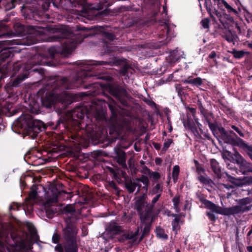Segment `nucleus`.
Instances as JSON below:
<instances>
[{
	"label": "nucleus",
	"instance_id": "nucleus-62",
	"mask_svg": "<svg viewBox=\"0 0 252 252\" xmlns=\"http://www.w3.org/2000/svg\"><path fill=\"white\" fill-rule=\"evenodd\" d=\"M163 9L164 10V11L166 13V11L165 10V9L164 7H163Z\"/></svg>",
	"mask_w": 252,
	"mask_h": 252
},
{
	"label": "nucleus",
	"instance_id": "nucleus-56",
	"mask_svg": "<svg viewBox=\"0 0 252 252\" xmlns=\"http://www.w3.org/2000/svg\"><path fill=\"white\" fill-rule=\"evenodd\" d=\"M94 28L95 29H96L97 31H101L102 29V28H101V27H94Z\"/></svg>",
	"mask_w": 252,
	"mask_h": 252
},
{
	"label": "nucleus",
	"instance_id": "nucleus-5",
	"mask_svg": "<svg viewBox=\"0 0 252 252\" xmlns=\"http://www.w3.org/2000/svg\"><path fill=\"white\" fill-rule=\"evenodd\" d=\"M139 227L135 232H130L127 234L124 233L123 228L119 226L115 221H111L105 228V231L103 232L102 237L106 241L114 238L117 235H124L125 239L126 240H131L133 244H138L142 239L146 232L143 230V234L140 239L138 240V236L139 235Z\"/></svg>",
	"mask_w": 252,
	"mask_h": 252
},
{
	"label": "nucleus",
	"instance_id": "nucleus-35",
	"mask_svg": "<svg viewBox=\"0 0 252 252\" xmlns=\"http://www.w3.org/2000/svg\"><path fill=\"white\" fill-rule=\"evenodd\" d=\"M206 123L208 125L209 128L213 132L217 130V126L215 124L210 123L207 119H206Z\"/></svg>",
	"mask_w": 252,
	"mask_h": 252
},
{
	"label": "nucleus",
	"instance_id": "nucleus-22",
	"mask_svg": "<svg viewBox=\"0 0 252 252\" xmlns=\"http://www.w3.org/2000/svg\"><path fill=\"white\" fill-rule=\"evenodd\" d=\"M156 233L157 236L163 240H167L168 236L165 233L164 230L160 227H158L156 228Z\"/></svg>",
	"mask_w": 252,
	"mask_h": 252
},
{
	"label": "nucleus",
	"instance_id": "nucleus-53",
	"mask_svg": "<svg viewBox=\"0 0 252 252\" xmlns=\"http://www.w3.org/2000/svg\"><path fill=\"white\" fill-rule=\"evenodd\" d=\"M247 249L249 252H252V246H248Z\"/></svg>",
	"mask_w": 252,
	"mask_h": 252
},
{
	"label": "nucleus",
	"instance_id": "nucleus-24",
	"mask_svg": "<svg viewBox=\"0 0 252 252\" xmlns=\"http://www.w3.org/2000/svg\"><path fill=\"white\" fill-rule=\"evenodd\" d=\"M224 38L229 42H232L234 40L235 35L229 30H226L223 35Z\"/></svg>",
	"mask_w": 252,
	"mask_h": 252
},
{
	"label": "nucleus",
	"instance_id": "nucleus-47",
	"mask_svg": "<svg viewBox=\"0 0 252 252\" xmlns=\"http://www.w3.org/2000/svg\"><path fill=\"white\" fill-rule=\"evenodd\" d=\"M55 251L59 252H63V248L61 245H58L55 248Z\"/></svg>",
	"mask_w": 252,
	"mask_h": 252
},
{
	"label": "nucleus",
	"instance_id": "nucleus-39",
	"mask_svg": "<svg viewBox=\"0 0 252 252\" xmlns=\"http://www.w3.org/2000/svg\"><path fill=\"white\" fill-rule=\"evenodd\" d=\"M231 127L233 129H234L240 136L244 137V134L243 132L241 130V129L238 127L233 125L231 126Z\"/></svg>",
	"mask_w": 252,
	"mask_h": 252
},
{
	"label": "nucleus",
	"instance_id": "nucleus-13",
	"mask_svg": "<svg viewBox=\"0 0 252 252\" xmlns=\"http://www.w3.org/2000/svg\"><path fill=\"white\" fill-rule=\"evenodd\" d=\"M37 195V187L33 185L29 193V197L26 199L25 204L23 206L24 211H25V206H27V209L31 210L33 203L36 202V196Z\"/></svg>",
	"mask_w": 252,
	"mask_h": 252
},
{
	"label": "nucleus",
	"instance_id": "nucleus-16",
	"mask_svg": "<svg viewBox=\"0 0 252 252\" xmlns=\"http://www.w3.org/2000/svg\"><path fill=\"white\" fill-rule=\"evenodd\" d=\"M215 3L221 10L226 9L228 12L233 13L235 14L238 13L237 10L232 7L225 0H214Z\"/></svg>",
	"mask_w": 252,
	"mask_h": 252
},
{
	"label": "nucleus",
	"instance_id": "nucleus-40",
	"mask_svg": "<svg viewBox=\"0 0 252 252\" xmlns=\"http://www.w3.org/2000/svg\"><path fill=\"white\" fill-rule=\"evenodd\" d=\"M209 21L208 19H204L201 22L202 26L205 29L209 28Z\"/></svg>",
	"mask_w": 252,
	"mask_h": 252
},
{
	"label": "nucleus",
	"instance_id": "nucleus-52",
	"mask_svg": "<svg viewBox=\"0 0 252 252\" xmlns=\"http://www.w3.org/2000/svg\"><path fill=\"white\" fill-rule=\"evenodd\" d=\"M33 109L34 110H33V109L31 110L32 112H33V113H37V111H38L37 107L35 106V107H34Z\"/></svg>",
	"mask_w": 252,
	"mask_h": 252
},
{
	"label": "nucleus",
	"instance_id": "nucleus-57",
	"mask_svg": "<svg viewBox=\"0 0 252 252\" xmlns=\"http://www.w3.org/2000/svg\"><path fill=\"white\" fill-rule=\"evenodd\" d=\"M252 234V229L248 233V236H250Z\"/></svg>",
	"mask_w": 252,
	"mask_h": 252
},
{
	"label": "nucleus",
	"instance_id": "nucleus-59",
	"mask_svg": "<svg viewBox=\"0 0 252 252\" xmlns=\"http://www.w3.org/2000/svg\"><path fill=\"white\" fill-rule=\"evenodd\" d=\"M115 130L116 131V132L117 133L120 132V130L119 129H117L115 128Z\"/></svg>",
	"mask_w": 252,
	"mask_h": 252
},
{
	"label": "nucleus",
	"instance_id": "nucleus-12",
	"mask_svg": "<svg viewBox=\"0 0 252 252\" xmlns=\"http://www.w3.org/2000/svg\"><path fill=\"white\" fill-rule=\"evenodd\" d=\"M160 29L162 31V33L158 36V42L161 45L166 44L171 38L175 36L173 30L169 27L168 24L165 22L163 25H161Z\"/></svg>",
	"mask_w": 252,
	"mask_h": 252
},
{
	"label": "nucleus",
	"instance_id": "nucleus-49",
	"mask_svg": "<svg viewBox=\"0 0 252 252\" xmlns=\"http://www.w3.org/2000/svg\"><path fill=\"white\" fill-rule=\"evenodd\" d=\"M216 57V53L215 51H212L210 55H209V57L211 59H214Z\"/></svg>",
	"mask_w": 252,
	"mask_h": 252
},
{
	"label": "nucleus",
	"instance_id": "nucleus-14",
	"mask_svg": "<svg viewBox=\"0 0 252 252\" xmlns=\"http://www.w3.org/2000/svg\"><path fill=\"white\" fill-rule=\"evenodd\" d=\"M110 93L120 100L122 97L127 96V92L122 87L117 85H110L109 86Z\"/></svg>",
	"mask_w": 252,
	"mask_h": 252
},
{
	"label": "nucleus",
	"instance_id": "nucleus-32",
	"mask_svg": "<svg viewBox=\"0 0 252 252\" xmlns=\"http://www.w3.org/2000/svg\"><path fill=\"white\" fill-rule=\"evenodd\" d=\"M189 110L190 111V112L192 114L193 116L194 115V114L195 113V109L194 108H189ZM194 117V116H193ZM194 120L195 122V123H196L198 128L201 129V127L202 126L201 124L198 121V119H197V118H195V117H194Z\"/></svg>",
	"mask_w": 252,
	"mask_h": 252
},
{
	"label": "nucleus",
	"instance_id": "nucleus-48",
	"mask_svg": "<svg viewBox=\"0 0 252 252\" xmlns=\"http://www.w3.org/2000/svg\"><path fill=\"white\" fill-rule=\"evenodd\" d=\"M128 69V66L127 65H126L124 66V68L122 70V73L123 74V75H126V72L127 69Z\"/></svg>",
	"mask_w": 252,
	"mask_h": 252
},
{
	"label": "nucleus",
	"instance_id": "nucleus-8",
	"mask_svg": "<svg viewBox=\"0 0 252 252\" xmlns=\"http://www.w3.org/2000/svg\"><path fill=\"white\" fill-rule=\"evenodd\" d=\"M203 203L205 207L208 209L212 210L217 214L227 216L243 212L250 209V207L247 206V204L249 203L248 199L242 200L240 205L233 206L228 208H222L207 200H204Z\"/></svg>",
	"mask_w": 252,
	"mask_h": 252
},
{
	"label": "nucleus",
	"instance_id": "nucleus-27",
	"mask_svg": "<svg viewBox=\"0 0 252 252\" xmlns=\"http://www.w3.org/2000/svg\"><path fill=\"white\" fill-rule=\"evenodd\" d=\"M180 172V167L178 165H175L173 168L172 178L174 182L176 183L178 178V175Z\"/></svg>",
	"mask_w": 252,
	"mask_h": 252
},
{
	"label": "nucleus",
	"instance_id": "nucleus-23",
	"mask_svg": "<svg viewBox=\"0 0 252 252\" xmlns=\"http://www.w3.org/2000/svg\"><path fill=\"white\" fill-rule=\"evenodd\" d=\"M172 202L173 203L174 208L177 213H178L180 211V196H175L173 199Z\"/></svg>",
	"mask_w": 252,
	"mask_h": 252
},
{
	"label": "nucleus",
	"instance_id": "nucleus-61",
	"mask_svg": "<svg viewBox=\"0 0 252 252\" xmlns=\"http://www.w3.org/2000/svg\"><path fill=\"white\" fill-rule=\"evenodd\" d=\"M0 71L3 72V73H4V74H6L7 73V72H4L2 70H0Z\"/></svg>",
	"mask_w": 252,
	"mask_h": 252
},
{
	"label": "nucleus",
	"instance_id": "nucleus-60",
	"mask_svg": "<svg viewBox=\"0 0 252 252\" xmlns=\"http://www.w3.org/2000/svg\"><path fill=\"white\" fill-rule=\"evenodd\" d=\"M172 130V128L171 126H170V127L169 128V131L171 132Z\"/></svg>",
	"mask_w": 252,
	"mask_h": 252
},
{
	"label": "nucleus",
	"instance_id": "nucleus-33",
	"mask_svg": "<svg viewBox=\"0 0 252 252\" xmlns=\"http://www.w3.org/2000/svg\"><path fill=\"white\" fill-rule=\"evenodd\" d=\"M75 211L74 208L69 205H66L64 208V212L65 213L71 214Z\"/></svg>",
	"mask_w": 252,
	"mask_h": 252
},
{
	"label": "nucleus",
	"instance_id": "nucleus-25",
	"mask_svg": "<svg viewBox=\"0 0 252 252\" xmlns=\"http://www.w3.org/2000/svg\"><path fill=\"white\" fill-rule=\"evenodd\" d=\"M34 58L39 61L38 62L37 64L39 65H49V63L47 62L46 57L40 55H36Z\"/></svg>",
	"mask_w": 252,
	"mask_h": 252
},
{
	"label": "nucleus",
	"instance_id": "nucleus-31",
	"mask_svg": "<svg viewBox=\"0 0 252 252\" xmlns=\"http://www.w3.org/2000/svg\"><path fill=\"white\" fill-rule=\"evenodd\" d=\"M202 84V80L200 77L192 79L191 84L196 86H200Z\"/></svg>",
	"mask_w": 252,
	"mask_h": 252
},
{
	"label": "nucleus",
	"instance_id": "nucleus-36",
	"mask_svg": "<svg viewBox=\"0 0 252 252\" xmlns=\"http://www.w3.org/2000/svg\"><path fill=\"white\" fill-rule=\"evenodd\" d=\"M172 142L173 141L171 139H166L163 144V149L165 150H167L170 147Z\"/></svg>",
	"mask_w": 252,
	"mask_h": 252
},
{
	"label": "nucleus",
	"instance_id": "nucleus-7",
	"mask_svg": "<svg viewBox=\"0 0 252 252\" xmlns=\"http://www.w3.org/2000/svg\"><path fill=\"white\" fill-rule=\"evenodd\" d=\"M21 69L19 65L16 64L13 68V73L11 76V81L8 83L5 86V89L7 92H10L13 87H18L21 83L28 78L29 74L33 72H39L41 73V69L33 68V67H26Z\"/></svg>",
	"mask_w": 252,
	"mask_h": 252
},
{
	"label": "nucleus",
	"instance_id": "nucleus-3",
	"mask_svg": "<svg viewBox=\"0 0 252 252\" xmlns=\"http://www.w3.org/2000/svg\"><path fill=\"white\" fill-rule=\"evenodd\" d=\"M27 228L30 233V236L23 232L13 229L10 233L14 248L12 252H32V242L36 239V232L33 225L29 222L26 223ZM76 229L70 226H67L63 229L65 239V252H77V247L75 236Z\"/></svg>",
	"mask_w": 252,
	"mask_h": 252
},
{
	"label": "nucleus",
	"instance_id": "nucleus-20",
	"mask_svg": "<svg viewBox=\"0 0 252 252\" xmlns=\"http://www.w3.org/2000/svg\"><path fill=\"white\" fill-rule=\"evenodd\" d=\"M229 53L233 55V57L237 59H240L242 58L247 53L243 50H237L236 49H233L232 51H229Z\"/></svg>",
	"mask_w": 252,
	"mask_h": 252
},
{
	"label": "nucleus",
	"instance_id": "nucleus-51",
	"mask_svg": "<svg viewBox=\"0 0 252 252\" xmlns=\"http://www.w3.org/2000/svg\"><path fill=\"white\" fill-rule=\"evenodd\" d=\"M191 81H192V79L191 78H188L186 80H185L184 81V82L185 83H187V84H191Z\"/></svg>",
	"mask_w": 252,
	"mask_h": 252
},
{
	"label": "nucleus",
	"instance_id": "nucleus-37",
	"mask_svg": "<svg viewBox=\"0 0 252 252\" xmlns=\"http://www.w3.org/2000/svg\"><path fill=\"white\" fill-rule=\"evenodd\" d=\"M22 206L20 204H19L17 203H12L10 206L9 209L11 210H19V208L21 207Z\"/></svg>",
	"mask_w": 252,
	"mask_h": 252
},
{
	"label": "nucleus",
	"instance_id": "nucleus-64",
	"mask_svg": "<svg viewBox=\"0 0 252 252\" xmlns=\"http://www.w3.org/2000/svg\"><path fill=\"white\" fill-rule=\"evenodd\" d=\"M176 252H180V251L179 249H177L176 250Z\"/></svg>",
	"mask_w": 252,
	"mask_h": 252
},
{
	"label": "nucleus",
	"instance_id": "nucleus-15",
	"mask_svg": "<svg viewBox=\"0 0 252 252\" xmlns=\"http://www.w3.org/2000/svg\"><path fill=\"white\" fill-rule=\"evenodd\" d=\"M69 115L70 119L73 121V123L75 125H77L78 128H79L81 124L80 121L76 120V119L81 120L84 118L85 113L82 112V108L81 107L75 108L70 113Z\"/></svg>",
	"mask_w": 252,
	"mask_h": 252
},
{
	"label": "nucleus",
	"instance_id": "nucleus-26",
	"mask_svg": "<svg viewBox=\"0 0 252 252\" xmlns=\"http://www.w3.org/2000/svg\"><path fill=\"white\" fill-rule=\"evenodd\" d=\"M108 106L112 113L111 121L113 123L115 122V124L117 125V122H116L117 112L116 110H115V108L113 106V105L111 104H109Z\"/></svg>",
	"mask_w": 252,
	"mask_h": 252
},
{
	"label": "nucleus",
	"instance_id": "nucleus-18",
	"mask_svg": "<svg viewBox=\"0 0 252 252\" xmlns=\"http://www.w3.org/2000/svg\"><path fill=\"white\" fill-rule=\"evenodd\" d=\"M211 168L214 173L217 176L218 178L221 177V170L219 163L214 159L211 160Z\"/></svg>",
	"mask_w": 252,
	"mask_h": 252
},
{
	"label": "nucleus",
	"instance_id": "nucleus-17",
	"mask_svg": "<svg viewBox=\"0 0 252 252\" xmlns=\"http://www.w3.org/2000/svg\"><path fill=\"white\" fill-rule=\"evenodd\" d=\"M183 125L187 129L190 130L195 136H199V133L196 126L192 125L189 121L183 122Z\"/></svg>",
	"mask_w": 252,
	"mask_h": 252
},
{
	"label": "nucleus",
	"instance_id": "nucleus-28",
	"mask_svg": "<svg viewBox=\"0 0 252 252\" xmlns=\"http://www.w3.org/2000/svg\"><path fill=\"white\" fill-rule=\"evenodd\" d=\"M175 219L172 222V230L177 233V230L179 229V218L177 215H174Z\"/></svg>",
	"mask_w": 252,
	"mask_h": 252
},
{
	"label": "nucleus",
	"instance_id": "nucleus-2",
	"mask_svg": "<svg viewBox=\"0 0 252 252\" xmlns=\"http://www.w3.org/2000/svg\"><path fill=\"white\" fill-rule=\"evenodd\" d=\"M77 64L79 66V68L80 71L77 73L76 78L71 82H69V80L65 78L62 79L60 81L62 86L60 88H56L51 94L42 100L43 106L46 108H50L57 102L65 104L69 103L70 97L64 90L72 89L79 87L85 82V79L88 77L91 76L87 72L94 70L95 66L104 65L105 63L104 62L83 61L79 62Z\"/></svg>",
	"mask_w": 252,
	"mask_h": 252
},
{
	"label": "nucleus",
	"instance_id": "nucleus-4",
	"mask_svg": "<svg viewBox=\"0 0 252 252\" xmlns=\"http://www.w3.org/2000/svg\"><path fill=\"white\" fill-rule=\"evenodd\" d=\"M12 129L18 133L21 131L17 130L21 129L34 138L39 132L45 129V126L42 121L33 119L31 115L22 114L13 122Z\"/></svg>",
	"mask_w": 252,
	"mask_h": 252
},
{
	"label": "nucleus",
	"instance_id": "nucleus-58",
	"mask_svg": "<svg viewBox=\"0 0 252 252\" xmlns=\"http://www.w3.org/2000/svg\"><path fill=\"white\" fill-rule=\"evenodd\" d=\"M10 66V64H6V66H5V68L7 69L9 66Z\"/></svg>",
	"mask_w": 252,
	"mask_h": 252
},
{
	"label": "nucleus",
	"instance_id": "nucleus-21",
	"mask_svg": "<svg viewBox=\"0 0 252 252\" xmlns=\"http://www.w3.org/2000/svg\"><path fill=\"white\" fill-rule=\"evenodd\" d=\"M234 157L237 163L238 164H240L241 166H246V165L248 164L247 161L238 152H236L235 153Z\"/></svg>",
	"mask_w": 252,
	"mask_h": 252
},
{
	"label": "nucleus",
	"instance_id": "nucleus-19",
	"mask_svg": "<svg viewBox=\"0 0 252 252\" xmlns=\"http://www.w3.org/2000/svg\"><path fill=\"white\" fill-rule=\"evenodd\" d=\"M14 1V0H0V5H3L6 10H8L15 7Z\"/></svg>",
	"mask_w": 252,
	"mask_h": 252
},
{
	"label": "nucleus",
	"instance_id": "nucleus-50",
	"mask_svg": "<svg viewBox=\"0 0 252 252\" xmlns=\"http://www.w3.org/2000/svg\"><path fill=\"white\" fill-rule=\"evenodd\" d=\"M162 160L160 158H156L155 162L157 164H160L161 163Z\"/></svg>",
	"mask_w": 252,
	"mask_h": 252
},
{
	"label": "nucleus",
	"instance_id": "nucleus-11",
	"mask_svg": "<svg viewBox=\"0 0 252 252\" xmlns=\"http://www.w3.org/2000/svg\"><path fill=\"white\" fill-rule=\"evenodd\" d=\"M18 44L14 40L0 41V63L10 57L13 52L17 51L16 47L12 46Z\"/></svg>",
	"mask_w": 252,
	"mask_h": 252
},
{
	"label": "nucleus",
	"instance_id": "nucleus-41",
	"mask_svg": "<svg viewBox=\"0 0 252 252\" xmlns=\"http://www.w3.org/2000/svg\"><path fill=\"white\" fill-rule=\"evenodd\" d=\"M127 189L130 193L133 192L135 189L136 186L134 184H128L126 186Z\"/></svg>",
	"mask_w": 252,
	"mask_h": 252
},
{
	"label": "nucleus",
	"instance_id": "nucleus-30",
	"mask_svg": "<svg viewBox=\"0 0 252 252\" xmlns=\"http://www.w3.org/2000/svg\"><path fill=\"white\" fill-rule=\"evenodd\" d=\"M118 162L122 166H126V159H125V155L124 154L122 153L119 156L118 158Z\"/></svg>",
	"mask_w": 252,
	"mask_h": 252
},
{
	"label": "nucleus",
	"instance_id": "nucleus-44",
	"mask_svg": "<svg viewBox=\"0 0 252 252\" xmlns=\"http://www.w3.org/2000/svg\"><path fill=\"white\" fill-rule=\"evenodd\" d=\"M105 37L110 40H113L115 39V36L113 34H112V33H108V32H107V33H105Z\"/></svg>",
	"mask_w": 252,
	"mask_h": 252
},
{
	"label": "nucleus",
	"instance_id": "nucleus-29",
	"mask_svg": "<svg viewBox=\"0 0 252 252\" xmlns=\"http://www.w3.org/2000/svg\"><path fill=\"white\" fill-rule=\"evenodd\" d=\"M7 31V27L3 22H0V38L6 35L5 32Z\"/></svg>",
	"mask_w": 252,
	"mask_h": 252
},
{
	"label": "nucleus",
	"instance_id": "nucleus-34",
	"mask_svg": "<svg viewBox=\"0 0 252 252\" xmlns=\"http://www.w3.org/2000/svg\"><path fill=\"white\" fill-rule=\"evenodd\" d=\"M162 191V189L160 184H157L153 189V193H158L161 192Z\"/></svg>",
	"mask_w": 252,
	"mask_h": 252
},
{
	"label": "nucleus",
	"instance_id": "nucleus-9",
	"mask_svg": "<svg viewBox=\"0 0 252 252\" xmlns=\"http://www.w3.org/2000/svg\"><path fill=\"white\" fill-rule=\"evenodd\" d=\"M64 193H65L64 191H59L56 188H53L46 192L45 199L40 200L39 204L44 207L47 213L49 211V208L57 202L58 198Z\"/></svg>",
	"mask_w": 252,
	"mask_h": 252
},
{
	"label": "nucleus",
	"instance_id": "nucleus-54",
	"mask_svg": "<svg viewBox=\"0 0 252 252\" xmlns=\"http://www.w3.org/2000/svg\"><path fill=\"white\" fill-rule=\"evenodd\" d=\"M53 50H54V49H52V48H51V49H50L49 50V52H50V53H51V57H52V58H53Z\"/></svg>",
	"mask_w": 252,
	"mask_h": 252
},
{
	"label": "nucleus",
	"instance_id": "nucleus-45",
	"mask_svg": "<svg viewBox=\"0 0 252 252\" xmlns=\"http://www.w3.org/2000/svg\"><path fill=\"white\" fill-rule=\"evenodd\" d=\"M139 181L142 182L143 184L146 187V188L147 187L149 182L147 178H143L142 179L139 180ZM146 189L147 190V189Z\"/></svg>",
	"mask_w": 252,
	"mask_h": 252
},
{
	"label": "nucleus",
	"instance_id": "nucleus-46",
	"mask_svg": "<svg viewBox=\"0 0 252 252\" xmlns=\"http://www.w3.org/2000/svg\"><path fill=\"white\" fill-rule=\"evenodd\" d=\"M198 180L203 183H206L208 181L207 179L203 176H200Z\"/></svg>",
	"mask_w": 252,
	"mask_h": 252
},
{
	"label": "nucleus",
	"instance_id": "nucleus-63",
	"mask_svg": "<svg viewBox=\"0 0 252 252\" xmlns=\"http://www.w3.org/2000/svg\"><path fill=\"white\" fill-rule=\"evenodd\" d=\"M175 52V51H173V52L171 53V55L172 56L173 54H174Z\"/></svg>",
	"mask_w": 252,
	"mask_h": 252
},
{
	"label": "nucleus",
	"instance_id": "nucleus-10",
	"mask_svg": "<svg viewBox=\"0 0 252 252\" xmlns=\"http://www.w3.org/2000/svg\"><path fill=\"white\" fill-rule=\"evenodd\" d=\"M220 130L222 138L225 143L238 146L242 149L247 147V144L245 141L236 136L235 133L232 131H226L223 128H221Z\"/></svg>",
	"mask_w": 252,
	"mask_h": 252
},
{
	"label": "nucleus",
	"instance_id": "nucleus-43",
	"mask_svg": "<svg viewBox=\"0 0 252 252\" xmlns=\"http://www.w3.org/2000/svg\"><path fill=\"white\" fill-rule=\"evenodd\" d=\"M243 149H246L248 151V154L250 158L252 160V147H251L247 144V147H244Z\"/></svg>",
	"mask_w": 252,
	"mask_h": 252
},
{
	"label": "nucleus",
	"instance_id": "nucleus-55",
	"mask_svg": "<svg viewBox=\"0 0 252 252\" xmlns=\"http://www.w3.org/2000/svg\"><path fill=\"white\" fill-rule=\"evenodd\" d=\"M103 117H104L103 114L100 113L99 114V116H98V118L101 119L103 118Z\"/></svg>",
	"mask_w": 252,
	"mask_h": 252
},
{
	"label": "nucleus",
	"instance_id": "nucleus-38",
	"mask_svg": "<svg viewBox=\"0 0 252 252\" xmlns=\"http://www.w3.org/2000/svg\"><path fill=\"white\" fill-rule=\"evenodd\" d=\"M211 211V210H210ZM212 212H208L207 213V215L208 216L209 219L212 220V221H215L216 219V217L214 214V213H215V212L213 211L212 210Z\"/></svg>",
	"mask_w": 252,
	"mask_h": 252
},
{
	"label": "nucleus",
	"instance_id": "nucleus-42",
	"mask_svg": "<svg viewBox=\"0 0 252 252\" xmlns=\"http://www.w3.org/2000/svg\"><path fill=\"white\" fill-rule=\"evenodd\" d=\"M60 240V236L57 234L54 233L52 237V242L55 244L59 243Z\"/></svg>",
	"mask_w": 252,
	"mask_h": 252
},
{
	"label": "nucleus",
	"instance_id": "nucleus-1",
	"mask_svg": "<svg viewBox=\"0 0 252 252\" xmlns=\"http://www.w3.org/2000/svg\"><path fill=\"white\" fill-rule=\"evenodd\" d=\"M77 30L78 31L74 34L68 27L63 25L55 26L54 27H47L46 28L33 27L32 34L35 37L31 43L35 44L43 41L62 42L63 53L69 54L85 38L91 35L88 33L90 29L77 27Z\"/></svg>",
	"mask_w": 252,
	"mask_h": 252
},
{
	"label": "nucleus",
	"instance_id": "nucleus-6",
	"mask_svg": "<svg viewBox=\"0 0 252 252\" xmlns=\"http://www.w3.org/2000/svg\"><path fill=\"white\" fill-rule=\"evenodd\" d=\"M146 195L143 194L135 202V207L140 215L142 224H145L144 231L147 232L149 225L152 222L153 218L152 217V211L154 204L158 201L160 196V193H158L154 197L152 201V205H148L145 202Z\"/></svg>",
	"mask_w": 252,
	"mask_h": 252
}]
</instances>
